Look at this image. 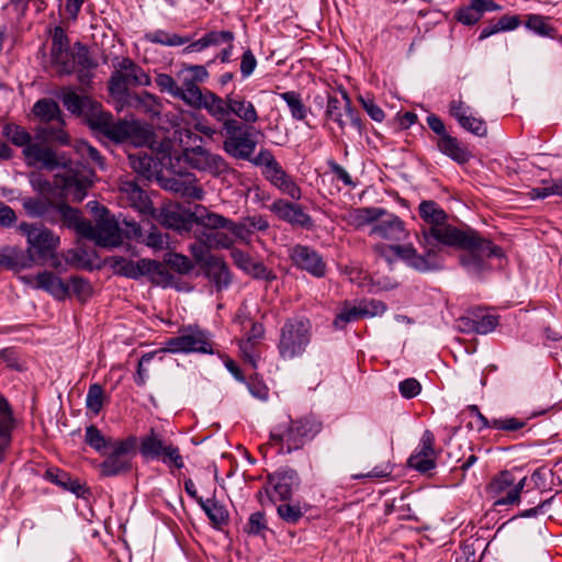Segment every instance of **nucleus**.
I'll use <instances>...</instances> for the list:
<instances>
[{
  "mask_svg": "<svg viewBox=\"0 0 562 562\" xmlns=\"http://www.w3.org/2000/svg\"><path fill=\"white\" fill-rule=\"evenodd\" d=\"M0 262L1 267L8 270L21 271L33 267L35 257L34 255L27 254L26 250L16 247H7L0 251Z\"/></svg>",
  "mask_w": 562,
  "mask_h": 562,
  "instance_id": "obj_33",
  "label": "nucleus"
},
{
  "mask_svg": "<svg viewBox=\"0 0 562 562\" xmlns=\"http://www.w3.org/2000/svg\"><path fill=\"white\" fill-rule=\"evenodd\" d=\"M265 178L292 200L299 201L302 198L301 188L280 164L272 171L268 172Z\"/></svg>",
  "mask_w": 562,
  "mask_h": 562,
  "instance_id": "obj_32",
  "label": "nucleus"
},
{
  "mask_svg": "<svg viewBox=\"0 0 562 562\" xmlns=\"http://www.w3.org/2000/svg\"><path fill=\"white\" fill-rule=\"evenodd\" d=\"M194 222L209 229H227L231 224V218L225 217L218 213L209 212L206 207L202 205L196 206V211L193 214Z\"/></svg>",
  "mask_w": 562,
  "mask_h": 562,
  "instance_id": "obj_39",
  "label": "nucleus"
},
{
  "mask_svg": "<svg viewBox=\"0 0 562 562\" xmlns=\"http://www.w3.org/2000/svg\"><path fill=\"white\" fill-rule=\"evenodd\" d=\"M369 235L400 244L408 238L409 232L400 216L384 209V214L370 228Z\"/></svg>",
  "mask_w": 562,
  "mask_h": 562,
  "instance_id": "obj_19",
  "label": "nucleus"
},
{
  "mask_svg": "<svg viewBox=\"0 0 562 562\" xmlns=\"http://www.w3.org/2000/svg\"><path fill=\"white\" fill-rule=\"evenodd\" d=\"M384 214L383 207H357L348 213V224L357 229H360L367 225L371 227L375 225L376 220Z\"/></svg>",
  "mask_w": 562,
  "mask_h": 562,
  "instance_id": "obj_38",
  "label": "nucleus"
},
{
  "mask_svg": "<svg viewBox=\"0 0 562 562\" xmlns=\"http://www.w3.org/2000/svg\"><path fill=\"white\" fill-rule=\"evenodd\" d=\"M132 169L143 178L149 180L156 172L157 162L147 153H137L128 156Z\"/></svg>",
  "mask_w": 562,
  "mask_h": 562,
  "instance_id": "obj_40",
  "label": "nucleus"
},
{
  "mask_svg": "<svg viewBox=\"0 0 562 562\" xmlns=\"http://www.w3.org/2000/svg\"><path fill=\"white\" fill-rule=\"evenodd\" d=\"M87 207L93 214L95 224L90 222L86 239L100 247H117L123 243L122 231L119 222L110 211L97 201H90Z\"/></svg>",
  "mask_w": 562,
  "mask_h": 562,
  "instance_id": "obj_7",
  "label": "nucleus"
},
{
  "mask_svg": "<svg viewBox=\"0 0 562 562\" xmlns=\"http://www.w3.org/2000/svg\"><path fill=\"white\" fill-rule=\"evenodd\" d=\"M20 280L36 290H43L56 300H65L69 293V286L52 271L38 272L36 276H22Z\"/></svg>",
  "mask_w": 562,
  "mask_h": 562,
  "instance_id": "obj_22",
  "label": "nucleus"
},
{
  "mask_svg": "<svg viewBox=\"0 0 562 562\" xmlns=\"http://www.w3.org/2000/svg\"><path fill=\"white\" fill-rule=\"evenodd\" d=\"M166 263L180 274H188L194 268L192 261L184 255L170 252L165 259Z\"/></svg>",
  "mask_w": 562,
  "mask_h": 562,
  "instance_id": "obj_56",
  "label": "nucleus"
},
{
  "mask_svg": "<svg viewBox=\"0 0 562 562\" xmlns=\"http://www.w3.org/2000/svg\"><path fill=\"white\" fill-rule=\"evenodd\" d=\"M165 349L172 353H213L209 334L198 325L181 327L178 336L166 340Z\"/></svg>",
  "mask_w": 562,
  "mask_h": 562,
  "instance_id": "obj_12",
  "label": "nucleus"
},
{
  "mask_svg": "<svg viewBox=\"0 0 562 562\" xmlns=\"http://www.w3.org/2000/svg\"><path fill=\"white\" fill-rule=\"evenodd\" d=\"M124 106H132L150 116H156L160 113L161 105L154 94L143 91L140 93L132 92L126 99L117 103L119 110H122Z\"/></svg>",
  "mask_w": 562,
  "mask_h": 562,
  "instance_id": "obj_31",
  "label": "nucleus"
},
{
  "mask_svg": "<svg viewBox=\"0 0 562 562\" xmlns=\"http://www.w3.org/2000/svg\"><path fill=\"white\" fill-rule=\"evenodd\" d=\"M214 527L220 528L228 521V512L224 505L214 498L203 501L200 505Z\"/></svg>",
  "mask_w": 562,
  "mask_h": 562,
  "instance_id": "obj_43",
  "label": "nucleus"
},
{
  "mask_svg": "<svg viewBox=\"0 0 562 562\" xmlns=\"http://www.w3.org/2000/svg\"><path fill=\"white\" fill-rule=\"evenodd\" d=\"M243 530L249 536L265 537L266 531H268V522L265 513H252L245 524Z\"/></svg>",
  "mask_w": 562,
  "mask_h": 562,
  "instance_id": "obj_52",
  "label": "nucleus"
},
{
  "mask_svg": "<svg viewBox=\"0 0 562 562\" xmlns=\"http://www.w3.org/2000/svg\"><path fill=\"white\" fill-rule=\"evenodd\" d=\"M373 251L389 265H392L396 259H401L408 267L419 272H428L440 268L437 251L432 248L420 255L412 244L387 245L378 243L373 246Z\"/></svg>",
  "mask_w": 562,
  "mask_h": 562,
  "instance_id": "obj_6",
  "label": "nucleus"
},
{
  "mask_svg": "<svg viewBox=\"0 0 562 562\" xmlns=\"http://www.w3.org/2000/svg\"><path fill=\"white\" fill-rule=\"evenodd\" d=\"M61 101L64 106L72 114L85 115L88 124L91 114L100 112L102 109L101 103L92 100L90 97L79 95L71 90L63 93Z\"/></svg>",
  "mask_w": 562,
  "mask_h": 562,
  "instance_id": "obj_28",
  "label": "nucleus"
},
{
  "mask_svg": "<svg viewBox=\"0 0 562 562\" xmlns=\"http://www.w3.org/2000/svg\"><path fill=\"white\" fill-rule=\"evenodd\" d=\"M162 188L181 198L196 201L203 200L205 195L203 188L199 184V180L193 173L167 178L162 181Z\"/></svg>",
  "mask_w": 562,
  "mask_h": 562,
  "instance_id": "obj_24",
  "label": "nucleus"
},
{
  "mask_svg": "<svg viewBox=\"0 0 562 562\" xmlns=\"http://www.w3.org/2000/svg\"><path fill=\"white\" fill-rule=\"evenodd\" d=\"M2 135L18 147L29 146L32 143L31 134L21 125L8 123L2 126Z\"/></svg>",
  "mask_w": 562,
  "mask_h": 562,
  "instance_id": "obj_46",
  "label": "nucleus"
},
{
  "mask_svg": "<svg viewBox=\"0 0 562 562\" xmlns=\"http://www.w3.org/2000/svg\"><path fill=\"white\" fill-rule=\"evenodd\" d=\"M218 133L225 137L223 149L228 156L247 160L254 155L257 142L251 137L249 127L241 124V122H224Z\"/></svg>",
  "mask_w": 562,
  "mask_h": 562,
  "instance_id": "obj_9",
  "label": "nucleus"
},
{
  "mask_svg": "<svg viewBox=\"0 0 562 562\" xmlns=\"http://www.w3.org/2000/svg\"><path fill=\"white\" fill-rule=\"evenodd\" d=\"M363 318L359 305H351L345 302L339 312L336 314L333 326L336 329H345L349 323Z\"/></svg>",
  "mask_w": 562,
  "mask_h": 562,
  "instance_id": "obj_47",
  "label": "nucleus"
},
{
  "mask_svg": "<svg viewBox=\"0 0 562 562\" xmlns=\"http://www.w3.org/2000/svg\"><path fill=\"white\" fill-rule=\"evenodd\" d=\"M104 401V391L103 387L93 383L89 386L88 393L86 396V406L89 411H91L94 415H98L102 407Z\"/></svg>",
  "mask_w": 562,
  "mask_h": 562,
  "instance_id": "obj_55",
  "label": "nucleus"
},
{
  "mask_svg": "<svg viewBox=\"0 0 562 562\" xmlns=\"http://www.w3.org/2000/svg\"><path fill=\"white\" fill-rule=\"evenodd\" d=\"M139 452L146 459L160 460L168 467L182 469L184 467L183 458L177 446L168 443L162 436L154 428L140 438Z\"/></svg>",
  "mask_w": 562,
  "mask_h": 562,
  "instance_id": "obj_11",
  "label": "nucleus"
},
{
  "mask_svg": "<svg viewBox=\"0 0 562 562\" xmlns=\"http://www.w3.org/2000/svg\"><path fill=\"white\" fill-rule=\"evenodd\" d=\"M515 490V475L512 471H502L492 479L487 485V492L495 498L494 505H516L518 502H509L508 497Z\"/></svg>",
  "mask_w": 562,
  "mask_h": 562,
  "instance_id": "obj_26",
  "label": "nucleus"
},
{
  "mask_svg": "<svg viewBox=\"0 0 562 562\" xmlns=\"http://www.w3.org/2000/svg\"><path fill=\"white\" fill-rule=\"evenodd\" d=\"M57 212L59 213L63 223L68 227L74 229L77 235L85 238L87 233H90L88 227L90 221L82 216V213L68 205L67 203H59L56 206Z\"/></svg>",
  "mask_w": 562,
  "mask_h": 562,
  "instance_id": "obj_35",
  "label": "nucleus"
},
{
  "mask_svg": "<svg viewBox=\"0 0 562 562\" xmlns=\"http://www.w3.org/2000/svg\"><path fill=\"white\" fill-rule=\"evenodd\" d=\"M449 114L457 120L459 125L475 136L484 137L487 134V127L481 117L473 116L470 108L461 100H453L449 103Z\"/></svg>",
  "mask_w": 562,
  "mask_h": 562,
  "instance_id": "obj_25",
  "label": "nucleus"
},
{
  "mask_svg": "<svg viewBox=\"0 0 562 562\" xmlns=\"http://www.w3.org/2000/svg\"><path fill=\"white\" fill-rule=\"evenodd\" d=\"M50 60L60 75H71L76 70L75 49L70 47L50 52Z\"/></svg>",
  "mask_w": 562,
  "mask_h": 562,
  "instance_id": "obj_41",
  "label": "nucleus"
},
{
  "mask_svg": "<svg viewBox=\"0 0 562 562\" xmlns=\"http://www.w3.org/2000/svg\"><path fill=\"white\" fill-rule=\"evenodd\" d=\"M191 153L190 164L200 171L209 172L215 178H225L235 172V169L228 161L218 154H214L201 146L192 148Z\"/></svg>",
  "mask_w": 562,
  "mask_h": 562,
  "instance_id": "obj_16",
  "label": "nucleus"
},
{
  "mask_svg": "<svg viewBox=\"0 0 562 562\" xmlns=\"http://www.w3.org/2000/svg\"><path fill=\"white\" fill-rule=\"evenodd\" d=\"M344 114L349 117L351 126H353L360 135L366 132V125L357 110L352 106V102L348 93L342 91L341 100L335 95H329L327 99L325 115L327 119L337 123L341 131L346 127Z\"/></svg>",
  "mask_w": 562,
  "mask_h": 562,
  "instance_id": "obj_15",
  "label": "nucleus"
},
{
  "mask_svg": "<svg viewBox=\"0 0 562 562\" xmlns=\"http://www.w3.org/2000/svg\"><path fill=\"white\" fill-rule=\"evenodd\" d=\"M407 463L419 473H427L436 468L435 436L430 430L423 432L418 448Z\"/></svg>",
  "mask_w": 562,
  "mask_h": 562,
  "instance_id": "obj_23",
  "label": "nucleus"
},
{
  "mask_svg": "<svg viewBox=\"0 0 562 562\" xmlns=\"http://www.w3.org/2000/svg\"><path fill=\"white\" fill-rule=\"evenodd\" d=\"M137 443V437L134 435L123 440L113 441L110 454L99 465L101 475L111 477L130 472L132 470V459L136 454Z\"/></svg>",
  "mask_w": 562,
  "mask_h": 562,
  "instance_id": "obj_10",
  "label": "nucleus"
},
{
  "mask_svg": "<svg viewBox=\"0 0 562 562\" xmlns=\"http://www.w3.org/2000/svg\"><path fill=\"white\" fill-rule=\"evenodd\" d=\"M279 517L286 524L295 525L305 514V509L297 503L292 504L289 501L277 507Z\"/></svg>",
  "mask_w": 562,
  "mask_h": 562,
  "instance_id": "obj_51",
  "label": "nucleus"
},
{
  "mask_svg": "<svg viewBox=\"0 0 562 562\" xmlns=\"http://www.w3.org/2000/svg\"><path fill=\"white\" fill-rule=\"evenodd\" d=\"M210 94L215 93L212 91L203 93L196 82L183 77L182 85L179 86L176 98L194 109H204L206 111V104L211 102L209 99Z\"/></svg>",
  "mask_w": 562,
  "mask_h": 562,
  "instance_id": "obj_29",
  "label": "nucleus"
},
{
  "mask_svg": "<svg viewBox=\"0 0 562 562\" xmlns=\"http://www.w3.org/2000/svg\"><path fill=\"white\" fill-rule=\"evenodd\" d=\"M19 229L26 235L29 244L26 252L34 255L35 263L46 261L48 258L53 257L59 245V237L50 229L29 223H21Z\"/></svg>",
  "mask_w": 562,
  "mask_h": 562,
  "instance_id": "obj_13",
  "label": "nucleus"
},
{
  "mask_svg": "<svg viewBox=\"0 0 562 562\" xmlns=\"http://www.w3.org/2000/svg\"><path fill=\"white\" fill-rule=\"evenodd\" d=\"M44 479L77 496L85 492V486L78 479H72L69 473L58 468H48L44 473Z\"/></svg>",
  "mask_w": 562,
  "mask_h": 562,
  "instance_id": "obj_37",
  "label": "nucleus"
},
{
  "mask_svg": "<svg viewBox=\"0 0 562 562\" xmlns=\"http://www.w3.org/2000/svg\"><path fill=\"white\" fill-rule=\"evenodd\" d=\"M205 273L217 290L227 288L232 282V277L227 265L218 257L211 256L206 260Z\"/></svg>",
  "mask_w": 562,
  "mask_h": 562,
  "instance_id": "obj_36",
  "label": "nucleus"
},
{
  "mask_svg": "<svg viewBox=\"0 0 562 562\" xmlns=\"http://www.w3.org/2000/svg\"><path fill=\"white\" fill-rule=\"evenodd\" d=\"M418 214L420 218L429 225L420 231L417 236L419 245L427 249L432 248L431 239L438 244L465 250L460 256V263L468 272L479 276L490 269L488 258H501L504 256L503 249L493 244L491 239L480 235L473 228H458L447 223L448 214L432 200H424L419 203Z\"/></svg>",
  "mask_w": 562,
  "mask_h": 562,
  "instance_id": "obj_1",
  "label": "nucleus"
},
{
  "mask_svg": "<svg viewBox=\"0 0 562 562\" xmlns=\"http://www.w3.org/2000/svg\"><path fill=\"white\" fill-rule=\"evenodd\" d=\"M247 161L256 167H262L263 177L279 165L272 151L267 148H261L256 156H251Z\"/></svg>",
  "mask_w": 562,
  "mask_h": 562,
  "instance_id": "obj_54",
  "label": "nucleus"
},
{
  "mask_svg": "<svg viewBox=\"0 0 562 562\" xmlns=\"http://www.w3.org/2000/svg\"><path fill=\"white\" fill-rule=\"evenodd\" d=\"M456 18L464 25H473L481 19L480 9L476 8L472 0L470 5L461 8L457 12Z\"/></svg>",
  "mask_w": 562,
  "mask_h": 562,
  "instance_id": "obj_63",
  "label": "nucleus"
},
{
  "mask_svg": "<svg viewBox=\"0 0 562 562\" xmlns=\"http://www.w3.org/2000/svg\"><path fill=\"white\" fill-rule=\"evenodd\" d=\"M236 322H238L243 327L246 325L250 326V329L246 333L245 338L257 342H260L263 339L266 330L262 323L248 317L241 310H239L238 314L236 315Z\"/></svg>",
  "mask_w": 562,
  "mask_h": 562,
  "instance_id": "obj_50",
  "label": "nucleus"
},
{
  "mask_svg": "<svg viewBox=\"0 0 562 562\" xmlns=\"http://www.w3.org/2000/svg\"><path fill=\"white\" fill-rule=\"evenodd\" d=\"M25 162L30 167H42L47 170H54L59 167L58 157L55 151L47 146H42L37 143H31L23 149Z\"/></svg>",
  "mask_w": 562,
  "mask_h": 562,
  "instance_id": "obj_27",
  "label": "nucleus"
},
{
  "mask_svg": "<svg viewBox=\"0 0 562 562\" xmlns=\"http://www.w3.org/2000/svg\"><path fill=\"white\" fill-rule=\"evenodd\" d=\"M206 48L218 46L235 41V34L232 31H211L203 35Z\"/></svg>",
  "mask_w": 562,
  "mask_h": 562,
  "instance_id": "obj_62",
  "label": "nucleus"
},
{
  "mask_svg": "<svg viewBox=\"0 0 562 562\" xmlns=\"http://www.w3.org/2000/svg\"><path fill=\"white\" fill-rule=\"evenodd\" d=\"M109 79V91L116 103L126 99L130 86H149L150 77L145 70L128 57L122 58Z\"/></svg>",
  "mask_w": 562,
  "mask_h": 562,
  "instance_id": "obj_8",
  "label": "nucleus"
},
{
  "mask_svg": "<svg viewBox=\"0 0 562 562\" xmlns=\"http://www.w3.org/2000/svg\"><path fill=\"white\" fill-rule=\"evenodd\" d=\"M161 223L166 225L167 227L173 228V229H183L186 227V220L184 217L172 210H161L160 213Z\"/></svg>",
  "mask_w": 562,
  "mask_h": 562,
  "instance_id": "obj_64",
  "label": "nucleus"
},
{
  "mask_svg": "<svg viewBox=\"0 0 562 562\" xmlns=\"http://www.w3.org/2000/svg\"><path fill=\"white\" fill-rule=\"evenodd\" d=\"M113 441L111 438H105L94 425H89L86 428L85 442L101 454L104 453L105 449L111 448Z\"/></svg>",
  "mask_w": 562,
  "mask_h": 562,
  "instance_id": "obj_48",
  "label": "nucleus"
},
{
  "mask_svg": "<svg viewBox=\"0 0 562 562\" xmlns=\"http://www.w3.org/2000/svg\"><path fill=\"white\" fill-rule=\"evenodd\" d=\"M289 257L293 266L315 278H323L326 274L325 260L318 251L310 246L300 244L293 246L289 251Z\"/></svg>",
  "mask_w": 562,
  "mask_h": 562,
  "instance_id": "obj_18",
  "label": "nucleus"
},
{
  "mask_svg": "<svg viewBox=\"0 0 562 562\" xmlns=\"http://www.w3.org/2000/svg\"><path fill=\"white\" fill-rule=\"evenodd\" d=\"M525 25L527 29L541 36H550L554 31L553 27L547 23V19L539 14L528 15Z\"/></svg>",
  "mask_w": 562,
  "mask_h": 562,
  "instance_id": "obj_60",
  "label": "nucleus"
},
{
  "mask_svg": "<svg viewBox=\"0 0 562 562\" xmlns=\"http://www.w3.org/2000/svg\"><path fill=\"white\" fill-rule=\"evenodd\" d=\"M63 172L55 176L56 184L66 195L71 196L72 201L81 202L86 198L87 190L91 184L90 179L79 171L77 167L63 164Z\"/></svg>",
  "mask_w": 562,
  "mask_h": 562,
  "instance_id": "obj_17",
  "label": "nucleus"
},
{
  "mask_svg": "<svg viewBox=\"0 0 562 562\" xmlns=\"http://www.w3.org/2000/svg\"><path fill=\"white\" fill-rule=\"evenodd\" d=\"M499 324L497 315L475 308L457 319V327L465 334L486 335L492 333Z\"/></svg>",
  "mask_w": 562,
  "mask_h": 562,
  "instance_id": "obj_21",
  "label": "nucleus"
},
{
  "mask_svg": "<svg viewBox=\"0 0 562 562\" xmlns=\"http://www.w3.org/2000/svg\"><path fill=\"white\" fill-rule=\"evenodd\" d=\"M121 193L127 199L131 206L142 213H148L151 209V202L147 193L139 187L135 180H123L120 184Z\"/></svg>",
  "mask_w": 562,
  "mask_h": 562,
  "instance_id": "obj_34",
  "label": "nucleus"
},
{
  "mask_svg": "<svg viewBox=\"0 0 562 562\" xmlns=\"http://www.w3.org/2000/svg\"><path fill=\"white\" fill-rule=\"evenodd\" d=\"M312 340V324L304 316L285 319L280 328L277 349L280 359L291 361L300 358L306 351Z\"/></svg>",
  "mask_w": 562,
  "mask_h": 562,
  "instance_id": "obj_5",
  "label": "nucleus"
},
{
  "mask_svg": "<svg viewBox=\"0 0 562 562\" xmlns=\"http://www.w3.org/2000/svg\"><path fill=\"white\" fill-rule=\"evenodd\" d=\"M75 60H76V69L85 68V69H94L98 67L97 61L90 55L88 47L80 42L75 44Z\"/></svg>",
  "mask_w": 562,
  "mask_h": 562,
  "instance_id": "obj_57",
  "label": "nucleus"
},
{
  "mask_svg": "<svg viewBox=\"0 0 562 562\" xmlns=\"http://www.w3.org/2000/svg\"><path fill=\"white\" fill-rule=\"evenodd\" d=\"M269 209L279 220L289 223L292 226L304 229H312L314 226L313 218L299 203L277 199L272 202Z\"/></svg>",
  "mask_w": 562,
  "mask_h": 562,
  "instance_id": "obj_20",
  "label": "nucleus"
},
{
  "mask_svg": "<svg viewBox=\"0 0 562 562\" xmlns=\"http://www.w3.org/2000/svg\"><path fill=\"white\" fill-rule=\"evenodd\" d=\"M89 127L102 134L115 143L133 142L142 143L149 139L150 133L138 122H128L125 120L113 119L110 112L103 111L91 114L89 119Z\"/></svg>",
  "mask_w": 562,
  "mask_h": 562,
  "instance_id": "obj_4",
  "label": "nucleus"
},
{
  "mask_svg": "<svg viewBox=\"0 0 562 562\" xmlns=\"http://www.w3.org/2000/svg\"><path fill=\"white\" fill-rule=\"evenodd\" d=\"M323 429V423L314 415L296 419L290 416L280 420L270 432V439L286 453L302 449L312 441Z\"/></svg>",
  "mask_w": 562,
  "mask_h": 562,
  "instance_id": "obj_2",
  "label": "nucleus"
},
{
  "mask_svg": "<svg viewBox=\"0 0 562 562\" xmlns=\"http://www.w3.org/2000/svg\"><path fill=\"white\" fill-rule=\"evenodd\" d=\"M300 484L301 479L296 470L289 467L279 468L267 476L265 484L267 501L271 504H276L277 501H290L293 491L299 488Z\"/></svg>",
  "mask_w": 562,
  "mask_h": 562,
  "instance_id": "obj_14",
  "label": "nucleus"
},
{
  "mask_svg": "<svg viewBox=\"0 0 562 562\" xmlns=\"http://www.w3.org/2000/svg\"><path fill=\"white\" fill-rule=\"evenodd\" d=\"M0 363H4L8 368L19 372L26 370L25 362L20 359L18 351L11 347L0 350Z\"/></svg>",
  "mask_w": 562,
  "mask_h": 562,
  "instance_id": "obj_59",
  "label": "nucleus"
},
{
  "mask_svg": "<svg viewBox=\"0 0 562 562\" xmlns=\"http://www.w3.org/2000/svg\"><path fill=\"white\" fill-rule=\"evenodd\" d=\"M34 114L44 122L60 121L61 111L58 103L52 99H41L33 106Z\"/></svg>",
  "mask_w": 562,
  "mask_h": 562,
  "instance_id": "obj_45",
  "label": "nucleus"
},
{
  "mask_svg": "<svg viewBox=\"0 0 562 562\" xmlns=\"http://www.w3.org/2000/svg\"><path fill=\"white\" fill-rule=\"evenodd\" d=\"M259 342L244 338L239 341V350L245 363L249 364L251 369H257L260 353L258 350Z\"/></svg>",
  "mask_w": 562,
  "mask_h": 562,
  "instance_id": "obj_53",
  "label": "nucleus"
},
{
  "mask_svg": "<svg viewBox=\"0 0 562 562\" xmlns=\"http://www.w3.org/2000/svg\"><path fill=\"white\" fill-rule=\"evenodd\" d=\"M144 38L146 42L169 47L181 46L190 42V37L180 36L179 34L169 33L164 30L148 32L144 35Z\"/></svg>",
  "mask_w": 562,
  "mask_h": 562,
  "instance_id": "obj_42",
  "label": "nucleus"
},
{
  "mask_svg": "<svg viewBox=\"0 0 562 562\" xmlns=\"http://www.w3.org/2000/svg\"><path fill=\"white\" fill-rule=\"evenodd\" d=\"M280 98L286 103L294 120L303 121L306 119L308 109L305 106L301 95L296 91L280 93Z\"/></svg>",
  "mask_w": 562,
  "mask_h": 562,
  "instance_id": "obj_49",
  "label": "nucleus"
},
{
  "mask_svg": "<svg viewBox=\"0 0 562 562\" xmlns=\"http://www.w3.org/2000/svg\"><path fill=\"white\" fill-rule=\"evenodd\" d=\"M436 146L441 154L460 165L468 162L472 156L467 146L450 134H445L443 137H437Z\"/></svg>",
  "mask_w": 562,
  "mask_h": 562,
  "instance_id": "obj_30",
  "label": "nucleus"
},
{
  "mask_svg": "<svg viewBox=\"0 0 562 562\" xmlns=\"http://www.w3.org/2000/svg\"><path fill=\"white\" fill-rule=\"evenodd\" d=\"M359 307L361 310L363 318L381 316L387 310V306L384 302L375 299L361 301L359 303Z\"/></svg>",
  "mask_w": 562,
  "mask_h": 562,
  "instance_id": "obj_61",
  "label": "nucleus"
},
{
  "mask_svg": "<svg viewBox=\"0 0 562 562\" xmlns=\"http://www.w3.org/2000/svg\"><path fill=\"white\" fill-rule=\"evenodd\" d=\"M209 99L211 102L206 104V112L221 124L228 121H239L245 126H249L259 121L255 104L243 93L233 91L226 94L225 98L210 94Z\"/></svg>",
  "mask_w": 562,
  "mask_h": 562,
  "instance_id": "obj_3",
  "label": "nucleus"
},
{
  "mask_svg": "<svg viewBox=\"0 0 562 562\" xmlns=\"http://www.w3.org/2000/svg\"><path fill=\"white\" fill-rule=\"evenodd\" d=\"M15 427L12 408L8 400L0 395V438L7 441L12 440V431Z\"/></svg>",
  "mask_w": 562,
  "mask_h": 562,
  "instance_id": "obj_44",
  "label": "nucleus"
},
{
  "mask_svg": "<svg viewBox=\"0 0 562 562\" xmlns=\"http://www.w3.org/2000/svg\"><path fill=\"white\" fill-rule=\"evenodd\" d=\"M527 425V420L517 417L493 418L492 428L506 432L518 431Z\"/></svg>",
  "mask_w": 562,
  "mask_h": 562,
  "instance_id": "obj_58",
  "label": "nucleus"
}]
</instances>
